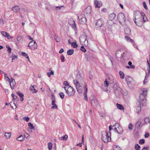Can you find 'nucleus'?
<instances>
[{
    "label": "nucleus",
    "mask_w": 150,
    "mask_h": 150,
    "mask_svg": "<svg viewBox=\"0 0 150 150\" xmlns=\"http://www.w3.org/2000/svg\"><path fill=\"white\" fill-rule=\"evenodd\" d=\"M115 14L114 13H112L109 16V19L110 20H112L115 18Z\"/></svg>",
    "instance_id": "nucleus-27"
},
{
    "label": "nucleus",
    "mask_w": 150,
    "mask_h": 150,
    "mask_svg": "<svg viewBox=\"0 0 150 150\" xmlns=\"http://www.w3.org/2000/svg\"><path fill=\"white\" fill-rule=\"evenodd\" d=\"M22 37L20 35H18L17 36V40L18 41L21 42L22 41Z\"/></svg>",
    "instance_id": "nucleus-41"
},
{
    "label": "nucleus",
    "mask_w": 150,
    "mask_h": 150,
    "mask_svg": "<svg viewBox=\"0 0 150 150\" xmlns=\"http://www.w3.org/2000/svg\"><path fill=\"white\" fill-rule=\"evenodd\" d=\"M68 137L67 135H65L63 136L60 137L59 139L61 140H63L64 141H65L67 140L68 138Z\"/></svg>",
    "instance_id": "nucleus-31"
},
{
    "label": "nucleus",
    "mask_w": 150,
    "mask_h": 150,
    "mask_svg": "<svg viewBox=\"0 0 150 150\" xmlns=\"http://www.w3.org/2000/svg\"><path fill=\"white\" fill-rule=\"evenodd\" d=\"M130 38L128 36H125V39L126 40H127V41H129V40H130Z\"/></svg>",
    "instance_id": "nucleus-61"
},
{
    "label": "nucleus",
    "mask_w": 150,
    "mask_h": 150,
    "mask_svg": "<svg viewBox=\"0 0 150 150\" xmlns=\"http://www.w3.org/2000/svg\"><path fill=\"white\" fill-rule=\"evenodd\" d=\"M28 46L30 49L33 50L36 49L37 47V44L36 42L34 40H33L32 41L29 43Z\"/></svg>",
    "instance_id": "nucleus-8"
},
{
    "label": "nucleus",
    "mask_w": 150,
    "mask_h": 150,
    "mask_svg": "<svg viewBox=\"0 0 150 150\" xmlns=\"http://www.w3.org/2000/svg\"><path fill=\"white\" fill-rule=\"evenodd\" d=\"M142 19H143V21L144 23L147 20V19L146 16L144 13H142Z\"/></svg>",
    "instance_id": "nucleus-30"
},
{
    "label": "nucleus",
    "mask_w": 150,
    "mask_h": 150,
    "mask_svg": "<svg viewBox=\"0 0 150 150\" xmlns=\"http://www.w3.org/2000/svg\"><path fill=\"white\" fill-rule=\"evenodd\" d=\"M112 129H114L115 131L117 129V127L115 125V124L113 126H112Z\"/></svg>",
    "instance_id": "nucleus-59"
},
{
    "label": "nucleus",
    "mask_w": 150,
    "mask_h": 150,
    "mask_svg": "<svg viewBox=\"0 0 150 150\" xmlns=\"http://www.w3.org/2000/svg\"><path fill=\"white\" fill-rule=\"evenodd\" d=\"M125 31L126 35H129L131 34V30L128 28H126Z\"/></svg>",
    "instance_id": "nucleus-26"
},
{
    "label": "nucleus",
    "mask_w": 150,
    "mask_h": 150,
    "mask_svg": "<svg viewBox=\"0 0 150 150\" xmlns=\"http://www.w3.org/2000/svg\"><path fill=\"white\" fill-rule=\"evenodd\" d=\"M81 50L83 52H86V49L84 48V47L83 46H81L80 48Z\"/></svg>",
    "instance_id": "nucleus-47"
},
{
    "label": "nucleus",
    "mask_w": 150,
    "mask_h": 150,
    "mask_svg": "<svg viewBox=\"0 0 150 150\" xmlns=\"http://www.w3.org/2000/svg\"><path fill=\"white\" fill-rule=\"evenodd\" d=\"M28 125L30 129H33L34 128V127L33 126V124L30 122L28 123Z\"/></svg>",
    "instance_id": "nucleus-37"
},
{
    "label": "nucleus",
    "mask_w": 150,
    "mask_h": 150,
    "mask_svg": "<svg viewBox=\"0 0 150 150\" xmlns=\"http://www.w3.org/2000/svg\"><path fill=\"white\" fill-rule=\"evenodd\" d=\"M21 9V8L16 6L13 7L12 8V10L14 12H18Z\"/></svg>",
    "instance_id": "nucleus-22"
},
{
    "label": "nucleus",
    "mask_w": 150,
    "mask_h": 150,
    "mask_svg": "<svg viewBox=\"0 0 150 150\" xmlns=\"http://www.w3.org/2000/svg\"><path fill=\"white\" fill-rule=\"evenodd\" d=\"M108 79H109V82L110 83L112 84V83H113L114 82V81H113V80L112 77L109 78H108Z\"/></svg>",
    "instance_id": "nucleus-46"
},
{
    "label": "nucleus",
    "mask_w": 150,
    "mask_h": 150,
    "mask_svg": "<svg viewBox=\"0 0 150 150\" xmlns=\"http://www.w3.org/2000/svg\"><path fill=\"white\" fill-rule=\"evenodd\" d=\"M104 24V21L103 20L100 18L97 21L96 23V28H98L101 27Z\"/></svg>",
    "instance_id": "nucleus-11"
},
{
    "label": "nucleus",
    "mask_w": 150,
    "mask_h": 150,
    "mask_svg": "<svg viewBox=\"0 0 150 150\" xmlns=\"http://www.w3.org/2000/svg\"><path fill=\"white\" fill-rule=\"evenodd\" d=\"M17 94L21 98L20 100L21 101H22L24 100L23 96L24 95L22 93L20 92H17Z\"/></svg>",
    "instance_id": "nucleus-25"
},
{
    "label": "nucleus",
    "mask_w": 150,
    "mask_h": 150,
    "mask_svg": "<svg viewBox=\"0 0 150 150\" xmlns=\"http://www.w3.org/2000/svg\"><path fill=\"white\" fill-rule=\"evenodd\" d=\"M109 81H107L106 80L104 82V85L105 87H107L108 86Z\"/></svg>",
    "instance_id": "nucleus-48"
},
{
    "label": "nucleus",
    "mask_w": 150,
    "mask_h": 150,
    "mask_svg": "<svg viewBox=\"0 0 150 150\" xmlns=\"http://www.w3.org/2000/svg\"><path fill=\"white\" fill-rule=\"evenodd\" d=\"M48 148L49 150H51L52 148V145L51 143L49 142L48 144Z\"/></svg>",
    "instance_id": "nucleus-40"
},
{
    "label": "nucleus",
    "mask_w": 150,
    "mask_h": 150,
    "mask_svg": "<svg viewBox=\"0 0 150 150\" xmlns=\"http://www.w3.org/2000/svg\"><path fill=\"white\" fill-rule=\"evenodd\" d=\"M54 74V72L52 71H50V72L47 73V75L49 77H50V76L51 74L53 75Z\"/></svg>",
    "instance_id": "nucleus-50"
},
{
    "label": "nucleus",
    "mask_w": 150,
    "mask_h": 150,
    "mask_svg": "<svg viewBox=\"0 0 150 150\" xmlns=\"http://www.w3.org/2000/svg\"><path fill=\"white\" fill-rule=\"evenodd\" d=\"M142 13L139 11H136L134 12V18L133 19L136 20L137 19L140 18H142Z\"/></svg>",
    "instance_id": "nucleus-10"
},
{
    "label": "nucleus",
    "mask_w": 150,
    "mask_h": 150,
    "mask_svg": "<svg viewBox=\"0 0 150 150\" xmlns=\"http://www.w3.org/2000/svg\"><path fill=\"white\" fill-rule=\"evenodd\" d=\"M60 59H61V62H64V60L65 59V58L63 55H62L61 56Z\"/></svg>",
    "instance_id": "nucleus-54"
},
{
    "label": "nucleus",
    "mask_w": 150,
    "mask_h": 150,
    "mask_svg": "<svg viewBox=\"0 0 150 150\" xmlns=\"http://www.w3.org/2000/svg\"><path fill=\"white\" fill-rule=\"evenodd\" d=\"M65 91L66 93L69 96H73L75 94V91L73 88L71 86H68V87Z\"/></svg>",
    "instance_id": "nucleus-4"
},
{
    "label": "nucleus",
    "mask_w": 150,
    "mask_h": 150,
    "mask_svg": "<svg viewBox=\"0 0 150 150\" xmlns=\"http://www.w3.org/2000/svg\"><path fill=\"white\" fill-rule=\"evenodd\" d=\"M133 20L135 24L139 26H142L144 23L142 19V18H140L137 19L136 20L133 19Z\"/></svg>",
    "instance_id": "nucleus-9"
},
{
    "label": "nucleus",
    "mask_w": 150,
    "mask_h": 150,
    "mask_svg": "<svg viewBox=\"0 0 150 150\" xmlns=\"http://www.w3.org/2000/svg\"><path fill=\"white\" fill-rule=\"evenodd\" d=\"M141 122L140 121H138L136 124L135 126L136 128H138L141 125Z\"/></svg>",
    "instance_id": "nucleus-35"
},
{
    "label": "nucleus",
    "mask_w": 150,
    "mask_h": 150,
    "mask_svg": "<svg viewBox=\"0 0 150 150\" xmlns=\"http://www.w3.org/2000/svg\"><path fill=\"white\" fill-rule=\"evenodd\" d=\"M91 6H88L85 10L84 13L87 14H89L91 12Z\"/></svg>",
    "instance_id": "nucleus-23"
},
{
    "label": "nucleus",
    "mask_w": 150,
    "mask_h": 150,
    "mask_svg": "<svg viewBox=\"0 0 150 150\" xmlns=\"http://www.w3.org/2000/svg\"><path fill=\"white\" fill-rule=\"evenodd\" d=\"M64 85L66 86H71L69 85V83H68V82L66 81H65L64 82Z\"/></svg>",
    "instance_id": "nucleus-56"
},
{
    "label": "nucleus",
    "mask_w": 150,
    "mask_h": 150,
    "mask_svg": "<svg viewBox=\"0 0 150 150\" xmlns=\"http://www.w3.org/2000/svg\"><path fill=\"white\" fill-rule=\"evenodd\" d=\"M24 138V137L23 135H21L17 138V140L21 142L23 141Z\"/></svg>",
    "instance_id": "nucleus-32"
},
{
    "label": "nucleus",
    "mask_w": 150,
    "mask_h": 150,
    "mask_svg": "<svg viewBox=\"0 0 150 150\" xmlns=\"http://www.w3.org/2000/svg\"><path fill=\"white\" fill-rule=\"evenodd\" d=\"M143 5L144 8L146 10L148 9V7L146 5V3L145 2H143Z\"/></svg>",
    "instance_id": "nucleus-51"
},
{
    "label": "nucleus",
    "mask_w": 150,
    "mask_h": 150,
    "mask_svg": "<svg viewBox=\"0 0 150 150\" xmlns=\"http://www.w3.org/2000/svg\"><path fill=\"white\" fill-rule=\"evenodd\" d=\"M21 55L25 57L26 58H28V56L27 54L25 52H22Z\"/></svg>",
    "instance_id": "nucleus-42"
},
{
    "label": "nucleus",
    "mask_w": 150,
    "mask_h": 150,
    "mask_svg": "<svg viewBox=\"0 0 150 150\" xmlns=\"http://www.w3.org/2000/svg\"><path fill=\"white\" fill-rule=\"evenodd\" d=\"M9 81L10 83V85L11 88L12 89H14V87L16 85V83L14 79L13 78L11 79Z\"/></svg>",
    "instance_id": "nucleus-13"
},
{
    "label": "nucleus",
    "mask_w": 150,
    "mask_h": 150,
    "mask_svg": "<svg viewBox=\"0 0 150 150\" xmlns=\"http://www.w3.org/2000/svg\"><path fill=\"white\" fill-rule=\"evenodd\" d=\"M78 18L79 19V23L82 24H86L87 22V19L84 15H80L78 17Z\"/></svg>",
    "instance_id": "nucleus-5"
},
{
    "label": "nucleus",
    "mask_w": 150,
    "mask_h": 150,
    "mask_svg": "<svg viewBox=\"0 0 150 150\" xmlns=\"http://www.w3.org/2000/svg\"><path fill=\"white\" fill-rule=\"evenodd\" d=\"M4 75L5 79H6V81H10V79L7 76V74H6L4 73Z\"/></svg>",
    "instance_id": "nucleus-43"
},
{
    "label": "nucleus",
    "mask_w": 150,
    "mask_h": 150,
    "mask_svg": "<svg viewBox=\"0 0 150 150\" xmlns=\"http://www.w3.org/2000/svg\"><path fill=\"white\" fill-rule=\"evenodd\" d=\"M102 139L105 143H107L111 141V138L108 133L105 132H103L101 134Z\"/></svg>",
    "instance_id": "nucleus-1"
},
{
    "label": "nucleus",
    "mask_w": 150,
    "mask_h": 150,
    "mask_svg": "<svg viewBox=\"0 0 150 150\" xmlns=\"http://www.w3.org/2000/svg\"><path fill=\"white\" fill-rule=\"evenodd\" d=\"M84 99L85 100L87 101L88 100V99L87 97V89L86 87V83H85V85H84Z\"/></svg>",
    "instance_id": "nucleus-20"
},
{
    "label": "nucleus",
    "mask_w": 150,
    "mask_h": 150,
    "mask_svg": "<svg viewBox=\"0 0 150 150\" xmlns=\"http://www.w3.org/2000/svg\"><path fill=\"white\" fill-rule=\"evenodd\" d=\"M142 94L140 95L139 96V98L140 100L142 101H144L145 99L144 96L146 95L147 90L146 89L142 88Z\"/></svg>",
    "instance_id": "nucleus-7"
},
{
    "label": "nucleus",
    "mask_w": 150,
    "mask_h": 150,
    "mask_svg": "<svg viewBox=\"0 0 150 150\" xmlns=\"http://www.w3.org/2000/svg\"><path fill=\"white\" fill-rule=\"evenodd\" d=\"M140 146L138 144H135V149L136 150H139L140 149Z\"/></svg>",
    "instance_id": "nucleus-39"
},
{
    "label": "nucleus",
    "mask_w": 150,
    "mask_h": 150,
    "mask_svg": "<svg viewBox=\"0 0 150 150\" xmlns=\"http://www.w3.org/2000/svg\"><path fill=\"white\" fill-rule=\"evenodd\" d=\"M23 119L27 122H28L30 120V118L29 117H24Z\"/></svg>",
    "instance_id": "nucleus-58"
},
{
    "label": "nucleus",
    "mask_w": 150,
    "mask_h": 150,
    "mask_svg": "<svg viewBox=\"0 0 150 150\" xmlns=\"http://www.w3.org/2000/svg\"><path fill=\"white\" fill-rule=\"evenodd\" d=\"M36 87L37 86L35 85L31 86L30 88V90L32 91L33 93H36L38 91L35 89Z\"/></svg>",
    "instance_id": "nucleus-21"
},
{
    "label": "nucleus",
    "mask_w": 150,
    "mask_h": 150,
    "mask_svg": "<svg viewBox=\"0 0 150 150\" xmlns=\"http://www.w3.org/2000/svg\"><path fill=\"white\" fill-rule=\"evenodd\" d=\"M115 125L117 127V129L115 132L118 134H121L123 132L122 128L118 123H115Z\"/></svg>",
    "instance_id": "nucleus-12"
},
{
    "label": "nucleus",
    "mask_w": 150,
    "mask_h": 150,
    "mask_svg": "<svg viewBox=\"0 0 150 150\" xmlns=\"http://www.w3.org/2000/svg\"><path fill=\"white\" fill-rule=\"evenodd\" d=\"M11 57L12 58V60H13L15 58H17V57L15 54H13L11 56Z\"/></svg>",
    "instance_id": "nucleus-53"
},
{
    "label": "nucleus",
    "mask_w": 150,
    "mask_h": 150,
    "mask_svg": "<svg viewBox=\"0 0 150 150\" xmlns=\"http://www.w3.org/2000/svg\"><path fill=\"white\" fill-rule=\"evenodd\" d=\"M121 53V52L120 50H118L116 52V57L118 58L121 57L122 56V55H119Z\"/></svg>",
    "instance_id": "nucleus-28"
},
{
    "label": "nucleus",
    "mask_w": 150,
    "mask_h": 150,
    "mask_svg": "<svg viewBox=\"0 0 150 150\" xmlns=\"http://www.w3.org/2000/svg\"><path fill=\"white\" fill-rule=\"evenodd\" d=\"M54 99H53V97H52V105H53L55 104V103L56 102V100L54 99Z\"/></svg>",
    "instance_id": "nucleus-52"
},
{
    "label": "nucleus",
    "mask_w": 150,
    "mask_h": 150,
    "mask_svg": "<svg viewBox=\"0 0 150 150\" xmlns=\"http://www.w3.org/2000/svg\"><path fill=\"white\" fill-rule=\"evenodd\" d=\"M119 74L120 75V77L121 78L123 79L125 77V74L124 73L121 71H119Z\"/></svg>",
    "instance_id": "nucleus-36"
},
{
    "label": "nucleus",
    "mask_w": 150,
    "mask_h": 150,
    "mask_svg": "<svg viewBox=\"0 0 150 150\" xmlns=\"http://www.w3.org/2000/svg\"><path fill=\"white\" fill-rule=\"evenodd\" d=\"M1 34L4 37H6L8 39L13 38L10 36L9 34L6 32L1 31Z\"/></svg>",
    "instance_id": "nucleus-17"
},
{
    "label": "nucleus",
    "mask_w": 150,
    "mask_h": 150,
    "mask_svg": "<svg viewBox=\"0 0 150 150\" xmlns=\"http://www.w3.org/2000/svg\"><path fill=\"white\" fill-rule=\"evenodd\" d=\"M90 100H91V104L93 106L96 107L98 105V103L97 100L96 98H94L93 99H92L91 97Z\"/></svg>",
    "instance_id": "nucleus-15"
},
{
    "label": "nucleus",
    "mask_w": 150,
    "mask_h": 150,
    "mask_svg": "<svg viewBox=\"0 0 150 150\" xmlns=\"http://www.w3.org/2000/svg\"><path fill=\"white\" fill-rule=\"evenodd\" d=\"M69 23L73 29L74 30L76 29V28L75 25V23L73 20L71 19L69 20Z\"/></svg>",
    "instance_id": "nucleus-18"
},
{
    "label": "nucleus",
    "mask_w": 150,
    "mask_h": 150,
    "mask_svg": "<svg viewBox=\"0 0 150 150\" xmlns=\"http://www.w3.org/2000/svg\"><path fill=\"white\" fill-rule=\"evenodd\" d=\"M54 37L55 41L57 42H59L60 41V37L57 34L54 35Z\"/></svg>",
    "instance_id": "nucleus-24"
},
{
    "label": "nucleus",
    "mask_w": 150,
    "mask_h": 150,
    "mask_svg": "<svg viewBox=\"0 0 150 150\" xmlns=\"http://www.w3.org/2000/svg\"><path fill=\"white\" fill-rule=\"evenodd\" d=\"M82 79L83 78L80 74H78L76 75V80H73L74 84L77 85L80 83H82Z\"/></svg>",
    "instance_id": "nucleus-3"
},
{
    "label": "nucleus",
    "mask_w": 150,
    "mask_h": 150,
    "mask_svg": "<svg viewBox=\"0 0 150 150\" xmlns=\"http://www.w3.org/2000/svg\"><path fill=\"white\" fill-rule=\"evenodd\" d=\"M149 134L148 133H146L144 135L145 137L146 138H147V137H149Z\"/></svg>",
    "instance_id": "nucleus-62"
},
{
    "label": "nucleus",
    "mask_w": 150,
    "mask_h": 150,
    "mask_svg": "<svg viewBox=\"0 0 150 150\" xmlns=\"http://www.w3.org/2000/svg\"><path fill=\"white\" fill-rule=\"evenodd\" d=\"M128 128L129 130H131L132 129V123L129 124L128 126Z\"/></svg>",
    "instance_id": "nucleus-55"
},
{
    "label": "nucleus",
    "mask_w": 150,
    "mask_h": 150,
    "mask_svg": "<svg viewBox=\"0 0 150 150\" xmlns=\"http://www.w3.org/2000/svg\"><path fill=\"white\" fill-rule=\"evenodd\" d=\"M67 54L69 55H71L74 53V50L73 49L69 50L67 51Z\"/></svg>",
    "instance_id": "nucleus-33"
},
{
    "label": "nucleus",
    "mask_w": 150,
    "mask_h": 150,
    "mask_svg": "<svg viewBox=\"0 0 150 150\" xmlns=\"http://www.w3.org/2000/svg\"><path fill=\"white\" fill-rule=\"evenodd\" d=\"M13 99L14 101L13 104L16 107V108L18 106V105L17 104V103L19 99L16 96H14V97L13 98Z\"/></svg>",
    "instance_id": "nucleus-19"
},
{
    "label": "nucleus",
    "mask_w": 150,
    "mask_h": 150,
    "mask_svg": "<svg viewBox=\"0 0 150 150\" xmlns=\"http://www.w3.org/2000/svg\"><path fill=\"white\" fill-rule=\"evenodd\" d=\"M145 142V140L143 139H140L139 140V143L140 144H144Z\"/></svg>",
    "instance_id": "nucleus-45"
},
{
    "label": "nucleus",
    "mask_w": 150,
    "mask_h": 150,
    "mask_svg": "<svg viewBox=\"0 0 150 150\" xmlns=\"http://www.w3.org/2000/svg\"><path fill=\"white\" fill-rule=\"evenodd\" d=\"M119 147H118L117 146H114L113 147L114 150H118Z\"/></svg>",
    "instance_id": "nucleus-60"
},
{
    "label": "nucleus",
    "mask_w": 150,
    "mask_h": 150,
    "mask_svg": "<svg viewBox=\"0 0 150 150\" xmlns=\"http://www.w3.org/2000/svg\"><path fill=\"white\" fill-rule=\"evenodd\" d=\"M117 19L120 24L125 23V18L124 14L122 13H120L118 14L117 16Z\"/></svg>",
    "instance_id": "nucleus-2"
},
{
    "label": "nucleus",
    "mask_w": 150,
    "mask_h": 150,
    "mask_svg": "<svg viewBox=\"0 0 150 150\" xmlns=\"http://www.w3.org/2000/svg\"><path fill=\"white\" fill-rule=\"evenodd\" d=\"M52 109H57L58 108V107L57 105L55 104L53 105V106L52 107Z\"/></svg>",
    "instance_id": "nucleus-57"
},
{
    "label": "nucleus",
    "mask_w": 150,
    "mask_h": 150,
    "mask_svg": "<svg viewBox=\"0 0 150 150\" xmlns=\"http://www.w3.org/2000/svg\"><path fill=\"white\" fill-rule=\"evenodd\" d=\"M113 89L114 92L115 93L121 92L122 94H124L121 91V89L119 87L118 84L117 83L114 84L113 87Z\"/></svg>",
    "instance_id": "nucleus-6"
},
{
    "label": "nucleus",
    "mask_w": 150,
    "mask_h": 150,
    "mask_svg": "<svg viewBox=\"0 0 150 150\" xmlns=\"http://www.w3.org/2000/svg\"><path fill=\"white\" fill-rule=\"evenodd\" d=\"M116 106L117 108L120 110H124V108L123 106L120 104H119L118 103H117Z\"/></svg>",
    "instance_id": "nucleus-29"
},
{
    "label": "nucleus",
    "mask_w": 150,
    "mask_h": 150,
    "mask_svg": "<svg viewBox=\"0 0 150 150\" xmlns=\"http://www.w3.org/2000/svg\"><path fill=\"white\" fill-rule=\"evenodd\" d=\"M94 4L96 8H98L102 6V3L101 1L95 0L94 1Z\"/></svg>",
    "instance_id": "nucleus-14"
},
{
    "label": "nucleus",
    "mask_w": 150,
    "mask_h": 150,
    "mask_svg": "<svg viewBox=\"0 0 150 150\" xmlns=\"http://www.w3.org/2000/svg\"><path fill=\"white\" fill-rule=\"evenodd\" d=\"M4 21L3 19H0V24H4Z\"/></svg>",
    "instance_id": "nucleus-63"
},
{
    "label": "nucleus",
    "mask_w": 150,
    "mask_h": 150,
    "mask_svg": "<svg viewBox=\"0 0 150 150\" xmlns=\"http://www.w3.org/2000/svg\"><path fill=\"white\" fill-rule=\"evenodd\" d=\"M59 95L61 98L63 99L64 98V93L62 92H60L59 93Z\"/></svg>",
    "instance_id": "nucleus-44"
},
{
    "label": "nucleus",
    "mask_w": 150,
    "mask_h": 150,
    "mask_svg": "<svg viewBox=\"0 0 150 150\" xmlns=\"http://www.w3.org/2000/svg\"><path fill=\"white\" fill-rule=\"evenodd\" d=\"M71 46L74 48H76L78 47V45L76 44V42H73L71 44Z\"/></svg>",
    "instance_id": "nucleus-38"
},
{
    "label": "nucleus",
    "mask_w": 150,
    "mask_h": 150,
    "mask_svg": "<svg viewBox=\"0 0 150 150\" xmlns=\"http://www.w3.org/2000/svg\"><path fill=\"white\" fill-rule=\"evenodd\" d=\"M82 83H80L78 84L75 85L76 88L79 93H81L82 92L83 89L82 88L80 89V88L82 86Z\"/></svg>",
    "instance_id": "nucleus-16"
},
{
    "label": "nucleus",
    "mask_w": 150,
    "mask_h": 150,
    "mask_svg": "<svg viewBox=\"0 0 150 150\" xmlns=\"http://www.w3.org/2000/svg\"><path fill=\"white\" fill-rule=\"evenodd\" d=\"M148 147H144L143 148L142 150H148Z\"/></svg>",
    "instance_id": "nucleus-64"
},
{
    "label": "nucleus",
    "mask_w": 150,
    "mask_h": 150,
    "mask_svg": "<svg viewBox=\"0 0 150 150\" xmlns=\"http://www.w3.org/2000/svg\"><path fill=\"white\" fill-rule=\"evenodd\" d=\"M136 108L137 110H138V112H139L141 110V105L140 104Z\"/></svg>",
    "instance_id": "nucleus-49"
},
{
    "label": "nucleus",
    "mask_w": 150,
    "mask_h": 150,
    "mask_svg": "<svg viewBox=\"0 0 150 150\" xmlns=\"http://www.w3.org/2000/svg\"><path fill=\"white\" fill-rule=\"evenodd\" d=\"M11 132L5 133V136L7 139L11 137Z\"/></svg>",
    "instance_id": "nucleus-34"
}]
</instances>
